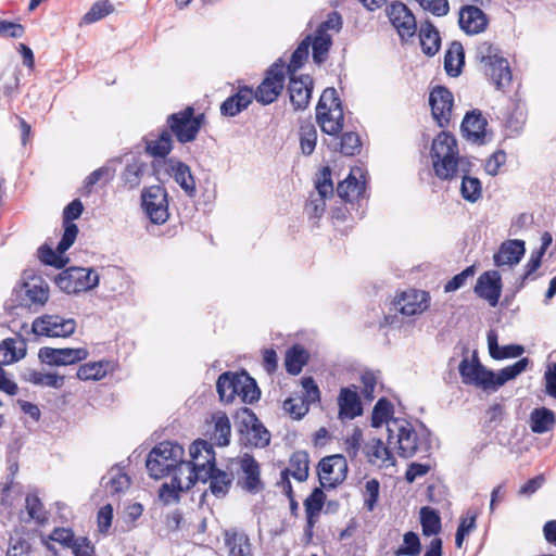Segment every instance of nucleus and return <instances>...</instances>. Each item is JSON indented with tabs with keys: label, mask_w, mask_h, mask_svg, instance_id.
Masks as SVG:
<instances>
[{
	"label": "nucleus",
	"mask_w": 556,
	"mask_h": 556,
	"mask_svg": "<svg viewBox=\"0 0 556 556\" xmlns=\"http://www.w3.org/2000/svg\"><path fill=\"white\" fill-rule=\"evenodd\" d=\"M528 365L529 359L525 357L495 372L484 367L478 357L472 355L470 358L465 357L460 362L458 370L464 384L493 392L523 372Z\"/></svg>",
	"instance_id": "1"
},
{
	"label": "nucleus",
	"mask_w": 556,
	"mask_h": 556,
	"mask_svg": "<svg viewBox=\"0 0 556 556\" xmlns=\"http://www.w3.org/2000/svg\"><path fill=\"white\" fill-rule=\"evenodd\" d=\"M432 166L435 175L443 180L456 178L458 173H469V162L458 155V147L455 137L446 131H441L432 141Z\"/></svg>",
	"instance_id": "2"
},
{
	"label": "nucleus",
	"mask_w": 556,
	"mask_h": 556,
	"mask_svg": "<svg viewBox=\"0 0 556 556\" xmlns=\"http://www.w3.org/2000/svg\"><path fill=\"white\" fill-rule=\"evenodd\" d=\"M316 118L325 134L338 136L341 132L344 114L334 88H327L321 93L316 106Z\"/></svg>",
	"instance_id": "3"
},
{
	"label": "nucleus",
	"mask_w": 556,
	"mask_h": 556,
	"mask_svg": "<svg viewBox=\"0 0 556 556\" xmlns=\"http://www.w3.org/2000/svg\"><path fill=\"white\" fill-rule=\"evenodd\" d=\"M184 448L181 445L165 441L159 443L149 453L146 466L151 478L161 479L169 476L173 467H175L184 457Z\"/></svg>",
	"instance_id": "4"
},
{
	"label": "nucleus",
	"mask_w": 556,
	"mask_h": 556,
	"mask_svg": "<svg viewBox=\"0 0 556 556\" xmlns=\"http://www.w3.org/2000/svg\"><path fill=\"white\" fill-rule=\"evenodd\" d=\"M477 56L483 65L485 75L497 89L503 90L510 85L511 72L508 61L500 54L497 48L483 42L478 47Z\"/></svg>",
	"instance_id": "5"
},
{
	"label": "nucleus",
	"mask_w": 556,
	"mask_h": 556,
	"mask_svg": "<svg viewBox=\"0 0 556 556\" xmlns=\"http://www.w3.org/2000/svg\"><path fill=\"white\" fill-rule=\"evenodd\" d=\"M388 443L397 448L400 456L408 458L418 451L419 438L408 420L395 418L388 421Z\"/></svg>",
	"instance_id": "6"
},
{
	"label": "nucleus",
	"mask_w": 556,
	"mask_h": 556,
	"mask_svg": "<svg viewBox=\"0 0 556 556\" xmlns=\"http://www.w3.org/2000/svg\"><path fill=\"white\" fill-rule=\"evenodd\" d=\"M55 283L68 294L86 292L99 285V276L90 268L71 267L58 275Z\"/></svg>",
	"instance_id": "7"
},
{
	"label": "nucleus",
	"mask_w": 556,
	"mask_h": 556,
	"mask_svg": "<svg viewBox=\"0 0 556 556\" xmlns=\"http://www.w3.org/2000/svg\"><path fill=\"white\" fill-rule=\"evenodd\" d=\"M203 114L194 116L193 108L188 106L178 113L169 115L167 124L177 140L180 143H187L195 140L203 123Z\"/></svg>",
	"instance_id": "8"
},
{
	"label": "nucleus",
	"mask_w": 556,
	"mask_h": 556,
	"mask_svg": "<svg viewBox=\"0 0 556 556\" xmlns=\"http://www.w3.org/2000/svg\"><path fill=\"white\" fill-rule=\"evenodd\" d=\"M76 326L74 318L45 314L34 319L31 332L38 337L66 338L75 332Z\"/></svg>",
	"instance_id": "9"
},
{
	"label": "nucleus",
	"mask_w": 556,
	"mask_h": 556,
	"mask_svg": "<svg viewBox=\"0 0 556 556\" xmlns=\"http://www.w3.org/2000/svg\"><path fill=\"white\" fill-rule=\"evenodd\" d=\"M170 483H164L160 489V497L168 502L176 492L189 490L200 478L194 467L189 462L181 460L172 469Z\"/></svg>",
	"instance_id": "10"
},
{
	"label": "nucleus",
	"mask_w": 556,
	"mask_h": 556,
	"mask_svg": "<svg viewBox=\"0 0 556 556\" xmlns=\"http://www.w3.org/2000/svg\"><path fill=\"white\" fill-rule=\"evenodd\" d=\"M286 79L283 64L275 63L266 73L265 78L257 89L253 91V98L262 104H270L281 93Z\"/></svg>",
	"instance_id": "11"
},
{
	"label": "nucleus",
	"mask_w": 556,
	"mask_h": 556,
	"mask_svg": "<svg viewBox=\"0 0 556 556\" xmlns=\"http://www.w3.org/2000/svg\"><path fill=\"white\" fill-rule=\"evenodd\" d=\"M142 206L150 220L154 224H164L168 217L167 193L161 186H151L142 191Z\"/></svg>",
	"instance_id": "12"
},
{
	"label": "nucleus",
	"mask_w": 556,
	"mask_h": 556,
	"mask_svg": "<svg viewBox=\"0 0 556 556\" xmlns=\"http://www.w3.org/2000/svg\"><path fill=\"white\" fill-rule=\"evenodd\" d=\"M348 475V462L341 454L324 457L318 464V478L321 486L336 488Z\"/></svg>",
	"instance_id": "13"
},
{
	"label": "nucleus",
	"mask_w": 556,
	"mask_h": 556,
	"mask_svg": "<svg viewBox=\"0 0 556 556\" xmlns=\"http://www.w3.org/2000/svg\"><path fill=\"white\" fill-rule=\"evenodd\" d=\"M387 15L403 41L412 38L416 34V17L404 3L393 2L388 5Z\"/></svg>",
	"instance_id": "14"
},
{
	"label": "nucleus",
	"mask_w": 556,
	"mask_h": 556,
	"mask_svg": "<svg viewBox=\"0 0 556 556\" xmlns=\"http://www.w3.org/2000/svg\"><path fill=\"white\" fill-rule=\"evenodd\" d=\"M191 460L189 462L201 481H207L215 467V454L210 443L203 440L195 441L190 446Z\"/></svg>",
	"instance_id": "15"
},
{
	"label": "nucleus",
	"mask_w": 556,
	"mask_h": 556,
	"mask_svg": "<svg viewBox=\"0 0 556 556\" xmlns=\"http://www.w3.org/2000/svg\"><path fill=\"white\" fill-rule=\"evenodd\" d=\"M429 103L434 121L440 127L447 125L452 118L454 98L452 92L442 86L432 89Z\"/></svg>",
	"instance_id": "16"
},
{
	"label": "nucleus",
	"mask_w": 556,
	"mask_h": 556,
	"mask_svg": "<svg viewBox=\"0 0 556 556\" xmlns=\"http://www.w3.org/2000/svg\"><path fill=\"white\" fill-rule=\"evenodd\" d=\"M88 350L85 348L76 349H54L45 346L39 350L40 359L51 366H67L88 357Z\"/></svg>",
	"instance_id": "17"
},
{
	"label": "nucleus",
	"mask_w": 556,
	"mask_h": 556,
	"mask_svg": "<svg viewBox=\"0 0 556 556\" xmlns=\"http://www.w3.org/2000/svg\"><path fill=\"white\" fill-rule=\"evenodd\" d=\"M502 279L496 270L480 275L475 286V293L485 300L492 307L496 306L502 294Z\"/></svg>",
	"instance_id": "18"
},
{
	"label": "nucleus",
	"mask_w": 556,
	"mask_h": 556,
	"mask_svg": "<svg viewBox=\"0 0 556 556\" xmlns=\"http://www.w3.org/2000/svg\"><path fill=\"white\" fill-rule=\"evenodd\" d=\"M364 454L369 464L380 469L395 466V457L388 445L380 439H370L364 445Z\"/></svg>",
	"instance_id": "19"
},
{
	"label": "nucleus",
	"mask_w": 556,
	"mask_h": 556,
	"mask_svg": "<svg viewBox=\"0 0 556 556\" xmlns=\"http://www.w3.org/2000/svg\"><path fill=\"white\" fill-rule=\"evenodd\" d=\"M288 90L290 101L294 109L303 110L309 103L313 90V80L308 75L295 77L294 74H290Z\"/></svg>",
	"instance_id": "20"
},
{
	"label": "nucleus",
	"mask_w": 556,
	"mask_h": 556,
	"mask_svg": "<svg viewBox=\"0 0 556 556\" xmlns=\"http://www.w3.org/2000/svg\"><path fill=\"white\" fill-rule=\"evenodd\" d=\"M395 306L406 316L421 314L429 306V294L419 290L405 291L399 296Z\"/></svg>",
	"instance_id": "21"
},
{
	"label": "nucleus",
	"mask_w": 556,
	"mask_h": 556,
	"mask_svg": "<svg viewBox=\"0 0 556 556\" xmlns=\"http://www.w3.org/2000/svg\"><path fill=\"white\" fill-rule=\"evenodd\" d=\"M206 435L218 446H226L230 442L231 426L224 412L214 413L206 421Z\"/></svg>",
	"instance_id": "22"
},
{
	"label": "nucleus",
	"mask_w": 556,
	"mask_h": 556,
	"mask_svg": "<svg viewBox=\"0 0 556 556\" xmlns=\"http://www.w3.org/2000/svg\"><path fill=\"white\" fill-rule=\"evenodd\" d=\"M458 23L468 35L482 33L488 26V18L483 11L475 5H464L459 11Z\"/></svg>",
	"instance_id": "23"
},
{
	"label": "nucleus",
	"mask_w": 556,
	"mask_h": 556,
	"mask_svg": "<svg viewBox=\"0 0 556 556\" xmlns=\"http://www.w3.org/2000/svg\"><path fill=\"white\" fill-rule=\"evenodd\" d=\"M242 476L239 483L242 488L250 493H257L263 489V483L260 479V467L255 459L249 454H244L239 459Z\"/></svg>",
	"instance_id": "24"
},
{
	"label": "nucleus",
	"mask_w": 556,
	"mask_h": 556,
	"mask_svg": "<svg viewBox=\"0 0 556 556\" xmlns=\"http://www.w3.org/2000/svg\"><path fill=\"white\" fill-rule=\"evenodd\" d=\"M486 119L479 110L468 112L462 123V131L467 140L473 143H484Z\"/></svg>",
	"instance_id": "25"
},
{
	"label": "nucleus",
	"mask_w": 556,
	"mask_h": 556,
	"mask_svg": "<svg viewBox=\"0 0 556 556\" xmlns=\"http://www.w3.org/2000/svg\"><path fill=\"white\" fill-rule=\"evenodd\" d=\"M338 194L346 201H353L365 191V175L361 167L351 169L350 175L338 185Z\"/></svg>",
	"instance_id": "26"
},
{
	"label": "nucleus",
	"mask_w": 556,
	"mask_h": 556,
	"mask_svg": "<svg viewBox=\"0 0 556 556\" xmlns=\"http://www.w3.org/2000/svg\"><path fill=\"white\" fill-rule=\"evenodd\" d=\"M525 242L522 240H507L503 242L494 254L493 261L497 267L517 265L525 254Z\"/></svg>",
	"instance_id": "27"
},
{
	"label": "nucleus",
	"mask_w": 556,
	"mask_h": 556,
	"mask_svg": "<svg viewBox=\"0 0 556 556\" xmlns=\"http://www.w3.org/2000/svg\"><path fill=\"white\" fill-rule=\"evenodd\" d=\"M167 163L169 173L175 181L188 195L192 197L195 193V180L190 167L176 159H169Z\"/></svg>",
	"instance_id": "28"
},
{
	"label": "nucleus",
	"mask_w": 556,
	"mask_h": 556,
	"mask_svg": "<svg viewBox=\"0 0 556 556\" xmlns=\"http://www.w3.org/2000/svg\"><path fill=\"white\" fill-rule=\"evenodd\" d=\"M26 354V343L21 338H7L0 343V367L22 359Z\"/></svg>",
	"instance_id": "29"
},
{
	"label": "nucleus",
	"mask_w": 556,
	"mask_h": 556,
	"mask_svg": "<svg viewBox=\"0 0 556 556\" xmlns=\"http://www.w3.org/2000/svg\"><path fill=\"white\" fill-rule=\"evenodd\" d=\"M338 405L341 418L353 419L362 413L359 397L355 389H341L338 397Z\"/></svg>",
	"instance_id": "30"
},
{
	"label": "nucleus",
	"mask_w": 556,
	"mask_h": 556,
	"mask_svg": "<svg viewBox=\"0 0 556 556\" xmlns=\"http://www.w3.org/2000/svg\"><path fill=\"white\" fill-rule=\"evenodd\" d=\"M253 100V90L248 87L240 88L238 92L226 99L220 105V112L225 116H236L248 108Z\"/></svg>",
	"instance_id": "31"
},
{
	"label": "nucleus",
	"mask_w": 556,
	"mask_h": 556,
	"mask_svg": "<svg viewBox=\"0 0 556 556\" xmlns=\"http://www.w3.org/2000/svg\"><path fill=\"white\" fill-rule=\"evenodd\" d=\"M225 545L228 549V556H252L250 540L243 532L226 531Z\"/></svg>",
	"instance_id": "32"
},
{
	"label": "nucleus",
	"mask_w": 556,
	"mask_h": 556,
	"mask_svg": "<svg viewBox=\"0 0 556 556\" xmlns=\"http://www.w3.org/2000/svg\"><path fill=\"white\" fill-rule=\"evenodd\" d=\"M555 421L554 412L545 407L535 408L530 415V428L534 433L549 431Z\"/></svg>",
	"instance_id": "33"
},
{
	"label": "nucleus",
	"mask_w": 556,
	"mask_h": 556,
	"mask_svg": "<svg viewBox=\"0 0 556 556\" xmlns=\"http://www.w3.org/2000/svg\"><path fill=\"white\" fill-rule=\"evenodd\" d=\"M103 485L112 494H118L126 491L130 485L129 477L118 467H113L102 478Z\"/></svg>",
	"instance_id": "34"
},
{
	"label": "nucleus",
	"mask_w": 556,
	"mask_h": 556,
	"mask_svg": "<svg viewBox=\"0 0 556 556\" xmlns=\"http://www.w3.org/2000/svg\"><path fill=\"white\" fill-rule=\"evenodd\" d=\"M173 148L172 135L167 130H163L156 138H148L146 140L147 152L154 157L166 156Z\"/></svg>",
	"instance_id": "35"
},
{
	"label": "nucleus",
	"mask_w": 556,
	"mask_h": 556,
	"mask_svg": "<svg viewBox=\"0 0 556 556\" xmlns=\"http://www.w3.org/2000/svg\"><path fill=\"white\" fill-rule=\"evenodd\" d=\"M27 299L35 304L43 305L49 299L48 283L41 277H33L24 283Z\"/></svg>",
	"instance_id": "36"
},
{
	"label": "nucleus",
	"mask_w": 556,
	"mask_h": 556,
	"mask_svg": "<svg viewBox=\"0 0 556 556\" xmlns=\"http://www.w3.org/2000/svg\"><path fill=\"white\" fill-rule=\"evenodd\" d=\"M308 455L305 452H295L289 463V467L283 472L295 480L303 482L308 477Z\"/></svg>",
	"instance_id": "37"
},
{
	"label": "nucleus",
	"mask_w": 556,
	"mask_h": 556,
	"mask_svg": "<svg viewBox=\"0 0 556 556\" xmlns=\"http://www.w3.org/2000/svg\"><path fill=\"white\" fill-rule=\"evenodd\" d=\"M420 45L422 51L428 55H434L440 49V36L438 30L429 23L420 26Z\"/></svg>",
	"instance_id": "38"
},
{
	"label": "nucleus",
	"mask_w": 556,
	"mask_h": 556,
	"mask_svg": "<svg viewBox=\"0 0 556 556\" xmlns=\"http://www.w3.org/2000/svg\"><path fill=\"white\" fill-rule=\"evenodd\" d=\"M332 45L331 35L317 29L315 36L311 37V46L313 49V60L317 64H321L328 55V51Z\"/></svg>",
	"instance_id": "39"
},
{
	"label": "nucleus",
	"mask_w": 556,
	"mask_h": 556,
	"mask_svg": "<svg viewBox=\"0 0 556 556\" xmlns=\"http://www.w3.org/2000/svg\"><path fill=\"white\" fill-rule=\"evenodd\" d=\"M112 369L110 362L100 361L81 365L77 370L80 380H101Z\"/></svg>",
	"instance_id": "40"
},
{
	"label": "nucleus",
	"mask_w": 556,
	"mask_h": 556,
	"mask_svg": "<svg viewBox=\"0 0 556 556\" xmlns=\"http://www.w3.org/2000/svg\"><path fill=\"white\" fill-rule=\"evenodd\" d=\"M325 494L321 489L316 488L311 495L304 501V508L308 527L312 528L316 522L319 513L325 503Z\"/></svg>",
	"instance_id": "41"
},
{
	"label": "nucleus",
	"mask_w": 556,
	"mask_h": 556,
	"mask_svg": "<svg viewBox=\"0 0 556 556\" xmlns=\"http://www.w3.org/2000/svg\"><path fill=\"white\" fill-rule=\"evenodd\" d=\"M146 164L138 159L128 163L122 173V180L127 189H135L141 184L146 170Z\"/></svg>",
	"instance_id": "42"
},
{
	"label": "nucleus",
	"mask_w": 556,
	"mask_h": 556,
	"mask_svg": "<svg viewBox=\"0 0 556 556\" xmlns=\"http://www.w3.org/2000/svg\"><path fill=\"white\" fill-rule=\"evenodd\" d=\"M464 64V50L459 42H453L445 53L444 67L448 75L458 76Z\"/></svg>",
	"instance_id": "43"
},
{
	"label": "nucleus",
	"mask_w": 556,
	"mask_h": 556,
	"mask_svg": "<svg viewBox=\"0 0 556 556\" xmlns=\"http://www.w3.org/2000/svg\"><path fill=\"white\" fill-rule=\"evenodd\" d=\"M114 10V4L110 0H99L94 2L88 12L84 14L80 20V25H89L96 23L112 14Z\"/></svg>",
	"instance_id": "44"
},
{
	"label": "nucleus",
	"mask_w": 556,
	"mask_h": 556,
	"mask_svg": "<svg viewBox=\"0 0 556 556\" xmlns=\"http://www.w3.org/2000/svg\"><path fill=\"white\" fill-rule=\"evenodd\" d=\"M458 176L462 177V197L470 203L477 202L482 195L481 181L478 178L468 176V173H458Z\"/></svg>",
	"instance_id": "45"
},
{
	"label": "nucleus",
	"mask_w": 556,
	"mask_h": 556,
	"mask_svg": "<svg viewBox=\"0 0 556 556\" xmlns=\"http://www.w3.org/2000/svg\"><path fill=\"white\" fill-rule=\"evenodd\" d=\"M419 515L424 535H437L441 531V518L435 509L426 506Z\"/></svg>",
	"instance_id": "46"
},
{
	"label": "nucleus",
	"mask_w": 556,
	"mask_h": 556,
	"mask_svg": "<svg viewBox=\"0 0 556 556\" xmlns=\"http://www.w3.org/2000/svg\"><path fill=\"white\" fill-rule=\"evenodd\" d=\"M301 151L304 155H311L316 147L317 130L311 122H303L299 129Z\"/></svg>",
	"instance_id": "47"
},
{
	"label": "nucleus",
	"mask_w": 556,
	"mask_h": 556,
	"mask_svg": "<svg viewBox=\"0 0 556 556\" xmlns=\"http://www.w3.org/2000/svg\"><path fill=\"white\" fill-rule=\"evenodd\" d=\"M211 481L210 489L217 497H223L229 491L232 483V476L228 472L216 470L215 467L208 479Z\"/></svg>",
	"instance_id": "48"
},
{
	"label": "nucleus",
	"mask_w": 556,
	"mask_h": 556,
	"mask_svg": "<svg viewBox=\"0 0 556 556\" xmlns=\"http://www.w3.org/2000/svg\"><path fill=\"white\" fill-rule=\"evenodd\" d=\"M307 361V353L301 346H293L286 354V369L291 375H298Z\"/></svg>",
	"instance_id": "49"
},
{
	"label": "nucleus",
	"mask_w": 556,
	"mask_h": 556,
	"mask_svg": "<svg viewBox=\"0 0 556 556\" xmlns=\"http://www.w3.org/2000/svg\"><path fill=\"white\" fill-rule=\"evenodd\" d=\"M27 380L34 384L59 389L64 384V377L58 374L40 372L33 370L27 375Z\"/></svg>",
	"instance_id": "50"
},
{
	"label": "nucleus",
	"mask_w": 556,
	"mask_h": 556,
	"mask_svg": "<svg viewBox=\"0 0 556 556\" xmlns=\"http://www.w3.org/2000/svg\"><path fill=\"white\" fill-rule=\"evenodd\" d=\"M334 150L339 149L344 155H354L361 149V140L355 132H345L340 141H336L334 144L329 143Z\"/></svg>",
	"instance_id": "51"
},
{
	"label": "nucleus",
	"mask_w": 556,
	"mask_h": 556,
	"mask_svg": "<svg viewBox=\"0 0 556 556\" xmlns=\"http://www.w3.org/2000/svg\"><path fill=\"white\" fill-rule=\"evenodd\" d=\"M392 409H393V406L388 400L380 399L376 403L374 410H372V416H371L372 427L378 428L382 424H386L388 426V421H391V419H393L391 417Z\"/></svg>",
	"instance_id": "52"
},
{
	"label": "nucleus",
	"mask_w": 556,
	"mask_h": 556,
	"mask_svg": "<svg viewBox=\"0 0 556 556\" xmlns=\"http://www.w3.org/2000/svg\"><path fill=\"white\" fill-rule=\"evenodd\" d=\"M235 375L233 372H224L216 382V389L222 401L230 403L235 400Z\"/></svg>",
	"instance_id": "53"
},
{
	"label": "nucleus",
	"mask_w": 556,
	"mask_h": 556,
	"mask_svg": "<svg viewBox=\"0 0 556 556\" xmlns=\"http://www.w3.org/2000/svg\"><path fill=\"white\" fill-rule=\"evenodd\" d=\"M311 47V36H307L293 52L290 63L287 67L289 74H293L298 71L303 63L307 60Z\"/></svg>",
	"instance_id": "54"
},
{
	"label": "nucleus",
	"mask_w": 556,
	"mask_h": 556,
	"mask_svg": "<svg viewBox=\"0 0 556 556\" xmlns=\"http://www.w3.org/2000/svg\"><path fill=\"white\" fill-rule=\"evenodd\" d=\"M247 438L250 444L255 447H265L269 444L270 434L261 424H253L247 431Z\"/></svg>",
	"instance_id": "55"
},
{
	"label": "nucleus",
	"mask_w": 556,
	"mask_h": 556,
	"mask_svg": "<svg viewBox=\"0 0 556 556\" xmlns=\"http://www.w3.org/2000/svg\"><path fill=\"white\" fill-rule=\"evenodd\" d=\"M315 187L318 195H321V198H327L333 194L331 170L328 166L323 167L321 170L318 173Z\"/></svg>",
	"instance_id": "56"
},
{
	"label": "nucleus",
	"mask_w": 556,
	"mask_h": 556,
	"mask_svg": "<svg viewBox=\"0 0 556 556\" xmlns=\"http://www.w3.org/2000/svg\"><path fill=\"white\" fill-rule=\"evenodd\" d=\"M404 547H400L395 555L417 556L420 553V541L415 532H407L404 534Z\"/></svg>",
	"instance_id": "57"
},
{
	"label": "nucleus",
	"mask_w": 556,
	"mask_h": 556,
	"mask_svg": "<svg viewBox=\"0 0 556 556\" xmlns=\"http://www.w3.org/2000/svg\"><path fill=\"white\" fill-rule=\"evenodd\" d=\"M243 387L241 390L240 399L243 403H253L260 397V390L254 381L248 374L247 377H242Z\"/></svg>",
	"instance_id": "58"
},
{
	"label": "nucleus",
	"mask_w": 556,
	"mask_h": 556,
	"mask_svg": "<svg viewBox=\"0 0 556 556\" xmlns=\"http://www.w3.org/2000/svg\"><path fill=\"white\" fill-rule=\"evenodd\" d=\"M62 254L63 253H59L58 250L53 251L48 245H42L38 250V256H39L40 261L47 265H51L56 268H61L65 264L63 261Z\"/></svg>",
	"instance_id": "59"
},
{
	"label": "nucleus",
	"mask_w": 556,
	"mask_h": 556,
	"mask_svg": "<svg viewBox=\"0 0 556 556\" xmlns=\"http://www.w3.org/2000/svg\"><path fill=\"white\" fill-rule=\"evenodd\" d=\"M476 273L475 266H469L465 268L462 273L454 276L451 280L446 282L444 286L445 292H454L462 288L468 278L472 277Z\"/></svg>",
	"instance_id": "60"
},
{
	"label": "nucleus",
	"mask_w": 556,
	"mask_h": 556,
	"mask_svg": "<svg viewBox=\"0 0 556 556\" xmlns=\"http://www.w3.org/2000/svg\"><path fill=\"white\" fill-rule=\"evenodd\" d=\"M419 5L435 16H444L448 12L447 0H416Z\"/></svg>",
	"instance_id": "61"
},
{
	"label": "nucleus",
	"mask_w": 556,
	"mask_h": 556,
	"mask_svg": "<svg viewBox=\"0 0 556 556\" xmlns=\"http://www.w3.org/2000/svg\"><path fill=\"white\" fill-rule=\"evenodd\" d=\"M283 408L293 418L300 419L308 412V404L303 399H288L283 403Z\"/></svg>",
	"instance_id": "62"
},
{
	"label": "nucleus",
	"mask_w": 556,
	"mask_h": 556,
	"mask_svg": "<svg viewBox=\"0 0 556 556\" xmlns=\"http://www.w3.org/2000/svg\"><path fill=\"white\" fill-rule=\"evenodd\" d=\"M379 488L380 485L377 479H370L365 484L364 501L367 509L370 511L374 509L377 503L379 496Z\"/></svg>",
	"instance_id": "63"
},
{
	"label": "nucleus",
	"mask_w": 556,
	"mask_h": 556,
	"mask_svg": "<svg viewBox=\"0 0 556 556\" xmlns=\"http://www.w3.org/2000/svg\"><path fill=\"white\" fill-rule=\"evenodd\" d=\"M75 556H97L93 544L87 538H76L72 544Z\"/></svg>",
	"instance_id": "64"
}]
</instances>
